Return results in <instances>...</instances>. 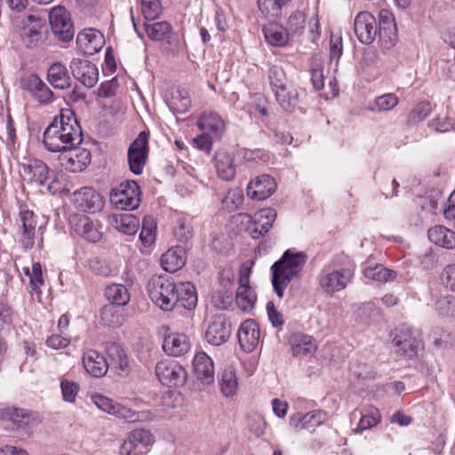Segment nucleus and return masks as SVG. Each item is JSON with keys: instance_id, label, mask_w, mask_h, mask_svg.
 <instances>
[{"instance_id": "1", "label": "nucleus", "mask_w": 455, "mask_h": 455, "mask_svg": "<svg viewBox=\"0 0 455 455\" xmlns=\"http://www.w3.org/2000/svg\"><path fill=\"white\" fill-rule=\"evenodd\" d=\"M83 141V133L75 113L70 109H61L54 116L43 134V144L52 153L73 149Z\"/></svg>"}, {"instance_id": "2", "label": "nucleus", "mask_w": 455, "mask_h": 455, "mask_svg": "<svg viewBox=\"0 0 455 455\" xmlns=\"http://www.w3.org/2000/svg\"><path fill=\"white\" fill-rule=\"evenodd\" d=\"M307 258L306 253L294 252L289 249L271 267L273 288L280 299L283 297L284 288L301 272Z\"/></svg>"}, {"instance_id": "3", "label": "nucleus", "mask_w": 455, "mask_h": 455, "mask_svg": "<svg viewBox=\"0 0 455 455\" xmlns=\"http://www.w3.org/2000/svg\"><path fill=\"white\" fill-rule=\"evenodd\" d=\"M19 168L23 181L44 187L52 195L60 190L57 178L43 161L36 158L29 159L27 163L20 164Z\"/></svg>"}, {"instance_id": "4", "label": "nucleus", "mask_w": 455, "mask_h": 455, "mask_svg": "<svg viewBox=\"0 0 455 455\" xmlns=\"http://www.w3.org/2000/svg\"><path fill=\"white\" fill-rule=\"evenodd\" d=\"M177 284L167 275H154L147 284L152 302L164 311H171L177 305Z\"/></svg>"}, {"instance_id": "5", "label": "nucleus", "mask_w": 455, "mask_h": 455, "mask_svg": "<svg viewBox=\"0 0 455 455\" xmlns=\"http://www.w3.org/2000/svg\"><path fill=\"white\" fill-rule=\"evenodd\" d=\"M140 195V189L136 181L124 180L111 189L109 199L116 209L132 211L139 207Z\"/></svg>"}, {"instance_id": "6", "label": "nucleus", "mask_w": 455, "mask_h": 455, "mask_svg": "<svg viewBox=\"0 0 455 455\" xmlns=\"http://www.w3.org/2000/svg\"><path fill=\"white\" fill-rule=\"evenodd\" d=\"M354 277V271L348 267L340 269H323L318 275V284L327 294L344 290Z\"/></svg>"}, {"instance_id": "7", "label": "nucleus", "mask_w": 455, "mask_h": 455, "mask_svg": "<svg viewBox=\"0 0 455 455\" xmlns=\"http://www.w3.org/2000/svg\"><path fill=\"white\" fill-rule=\"evenodd\" d=\"M48 30L44 22L33 15H28L21 28L20 37L28 49L42 45L47 39Z\"/></svg>"}, {"instance_id": "8", "label": "nucleus", "mask_w": 455, "mask_h": 455, "mask_svg": "<svg viewBox=\"0 0 455 455\" xmlns=\"http://www.w3.org/2000/svg\"><path fill=\"white\" fill-rule=\"evenodd\" d=\"M49 22L54 36L63 42L73 39L75 29L68 11L62 5L53 7L49 12Z\"/></svg>"}, {"instance_id": "9", "label": "nucleus", "mask_w": 455, "mask_h": 455, "mask_svg": "<svg viewBox=\"0 0 455 455\" xmlns=\"http://www.w3.org/2000/svg\"><path fill=\"white\" fill-rule=\"evenodd\" d=\"M393 344L396 347V353L407 357L417 355L420 345L419 333L406 324H401L395 329Z\"/></svg>"}, {"instance_id": "10", "label": "nucleus", "mask_w": 455, "mask_h": 455, "mask_svg": "<svg viewBox=\"0 0 455 455\" xmlns=\"http://www.w3.org/2000/svg\"><path fill=\"white\" fill-rule=\"evenodd\" d=\"M148 156V136L147 132H141L128 148L127 157L130 171L136 175L141 174Z\"/></svg>"}, {"instance_id": "11", "label": "nucleus", "mask_w": 455, "mask_h": 455, "mask_svg": "<svg viewBox=\"0 0 455 455\" xmlns=\"http://www.w3.org/2000/svg\"><path fill=\"white\" fill-rule=\"evenodd\" d=\"M156 374L162 384L170 387H182L187 382V371L183 366L171 360L159 362Z\"/></svg>"}, {"instance_id": "12", "label": "nucleus", "mask_w": 455, "mask_h": 455, "mask_svg": "<svg viewBox=\"0 0 455 455\" xmlns=\"http://www.w3.org/2000/svg\"><path fill=\"white\" fill-rule=\"evenodd\" d=\"M92 401L94 405L100 411L123 419L129 422H136L140 419V413L129 409L112 399L97 394L92 396Z\"/></svg>"}, {"instance_id": "13", "label": "nucleus", "mask_w": 455, "mask_h": 455, "mask_svg": "<svg viewBox=\"0 0 455 455\" xmlns=\"http://www.w3.org/2000/svg\"><path fill=\"white\" fill-rule=\"evenodd\" d=\"M354 31L362 44H371L377 37L376 18L368 12H359L355 18Z\"/></svg>"}, {"instance_id": "14", "label": "nucleus", "mask_w": 455, "mask_h": 455, "mask_svg": "<svg viewBox=\"0 0 455 455\" xmlns=\"http://www.w3.org/2000/svg\"><path fill=\"white\" fill-rule=\"evenodd\" d=\"M231 335L230 321L223 315H216L205 331V339L213 346H220L227 342Z\"/></svg>"}, {"instance_id": "15", "label": "nucleus", "mask_w": 455, "mask_h": 455, "mask_svg": "<svg viewBox=\"0 0 455 455\" xmlns=\"http://www.w3.org/2000/svg\"><path fill=\"white\" fill-rule=\"evenodd\" d=\"M73 76L87 88H92L99 80L97 67L84 59H74L69 64Z\"/></svg>"}, {"instance_id": "16", "label": "nucleus", "mask_w": 455, "mask_h": 455, "mask_svg": "<svg viewBox=\"0 0 455 455\" xmlns=\"http://www.w3.org/2000/svg\"><path fill=\"white\" fill-rule=\"evenodd\" d=\"M76 207L84 212L94 213L103 207L101 196L91 188H83L73 195Z\"/></svg>"}, {"instance_id": "17", "label": "nucleus", "mask_w": 455, "mask_h": 455, "mask_svg": "<svg viewBox=\"0 0 455 455\" xmlns=\"http://www.w3.org/2000/svg\"><path fill=\"white\" fill-rule=\"evenodd\" d=\"M164 332L163 350L171 356H180L190 350L191 344L188 338L183 333L170 332L169 327L164 326L162 328Z\"/></svg>"}, {"instance_id": "18", "label": "nucleus", "mask_w": 455, "mask_h": 455, "mask_svg": "<svg viewBox=\"0 0 455 455\" xmlns=\"http://www.w3.org/2000/svg\"><path fill=\"white\" fill-rule=\"evenodd\" d=\"M259 328L252 319H247L240 325L237 339L241 348L246 352H252L259 343Z\"/></svg>"}, {"instance_id": "19", "label": "nucleus", "mask_w": 455, "mask_h": 455, "mask_svg": "<svg viewBox=\"0 0 455 455\" xmlns=\"http://www.w3.org/2000/svg\"><path fill=\"white\" fill-rule=\"evenodd\" d=\"M276 189V184L270 175L261 174L251 180L247 186V195L254 200H265Z\"/></svg>"}, {"instance_id": "20", "label": "nucleus", "mask_w": 455, "mask_h": 455, "mask_svg": "<svg viewBox=\"0 0 455 455\" xmlns=\"http://www.w3.org/2000/svg\"><path fill=\"white\" fill-rule=\"evenodd\" d=\"M76 44L85 55H93L101 50L104 44V36L97 29H84L77 35Z\"/></svg>"}, {"instance_id": "21", "label": "nucleus", "mask_w": 455, "mask_h": 455, "mask_svg": "<svg viewBox=\"0 0 455 455\" xmlns=\"http://www.w3.org/2000/svg\"><path fill=\"white\" fill-rule=\"evenodd\" d=\"M327 420L325 411L317 410L308 413L296 412L290 418V425L296 430L314 431L315 427Z\"/></svg>"}, {"instance_id": "22", "label": "nucleus", "mask_w": 455, "mask_h": 455, "mask_svg": "<svg viewBox=\"0 0 455 455\" xmlns=\"http://www.w3.org/2000/svg\"><path fill=\"white\" fill-rule=\"evenodd\" d=\"M66 152H68V155L62 157L61 165L69 172H81L91 163V152L86 148L76 146Z\"/></svg>"}, {"instance_id": "23", "label": "nucleus", "mask_w": 455, "mask_h": 455, "mask_svg": "<svg viewBox=\"0 0 455 455\" xmlns=\"http://www.w3.org/2000/svg\"><path fill=\"white\" fill-rule=\"evenodd\" d=\"M83 363L85 371L95 378L105 376L108 370V358L93 349L84 353Z\"/></svg>"}, {"instance_id": "24", "label": "nucleus", "mask_w": 455, "mask_h": 455, "mask_svg": "<svg viewBox=\"0 0 455 455\" xmlns=\"http://www.w3.org/2000/svg\"><path fill=\"white\" fill-rule=\"evenodd\" d=\"M24 87L39 103L47 104L52 100L53 92L52 90L35 74L28 76L24 79Z\"/></svg>"}, {"instance_id": "25", "label": "nucleus", "mask_w": 455, "mask_h": 455, "mask_svg": "<svg viewBox=\"0 0 455 455\" xmlns=\"http://www.w3.org/2000/svg\"><path fill=\"white\" fill-rule=\"evenodd\" d=\"M194 371L197 379L204 385L214 380V365L212 358L204 352L197 353L194 357Z\"/></svg>"}, {"instance_id": "26", "label": "nucleus", "mask_w": 455, "mask_h": 455, "mask_svg": "<svg viewBox=\"0 0 455 455\" xmlns=\"http://www.w3.org/2000/svg\"><path fill=\"white\" fill-rule=\"evenodd\" d=\"M108 369L111 368L118 375H126L129 371V360L124 348L117 343L107 345Z\"/></svg>"}, {"instance_id": "27", "label": "nucleus", "mask_w": 455, "mask_h": 455, "mask_svg": "<svg viewBox=\"0 0 455 455\" xmlns=\"http://www.w3.org/2000/svg\"><path fill=\"white\" fill-rule=\"evenodd\" d=\"M153 442V435L148 430L142 428L134 429L129 434L127 439H125L121 445L120 454L132 455V452L140 444L148 446L152 444Z\"/></svg>"}, {"instance_id": "28", "label": "nucleus", "mask_w": 455, "mask_h": 455, "mask_svg": "<svg viewBox=\"0 0 455 455\" xmlns=\"http://www.w3.org/2000/svg\"><path fill=\"white\" fill-rule=\"evenodd\" d=\"M70 225L74 231L80 236L92 243H96L101 238V233L86 216H76L70 220Z\"/></svg>"}, {"instance_id": "29", "label": "nucleus", "mask_w": 455, "mask_h": 455, "mask_svg": "<svg viewBox=\"0 0 455 455\" xmlns=\"http://www.w3.org/2000/svg\"><path fill=\"white\" fill-rule=\"evenodd\" d=\"M0 419L9 421L17 428H24L34 419L32 413L17 407H6L0 410Z\"/></svg>"}, {"instance_id": "30", "label": "nucleus", "mask_w": 455, "mask_h": 455, "mask_svg": "<svg viewBox=\"0 0 455 455\" xmlns=\"http://www.w3.org/2000/svg\"><path fill=\"white\" fill-rule=\"evenodd\" d=\"M162 267L170 273L180 269L186 263L185 251L180 246L169 249L160 259Z\"/></svg>"}, {"instance_id": "31", "label": "nucleus", "mask_w": 455, "mask_h": 455, "mask_svg": "<svg viewBox=\"0 0 455 455\" xmlns=\"http://www.w3.org/2000/svg\"><path fill=\"white\" fill-rule=\"evenodd\" d=\"M47 79L56 89L65 90L71 86V77L67 68L60 62H55L50 66Z\"/></svg>"}, {"instance_id": "32", "label": "nucleus", "mask_w": 455, "mask_h": 455, "mask_svg": "<svg viewBox=\"0 0 455 455\" xmlns=\"http://www.w3.org/2000/svg\"><path fill=\"white\" fill-rule=\"evenodd\" d=\"M175 297H177V306L191 310L197 304V294L195 286L189 283H179L176 287Z\"/></svg>"}, {"instance_id": "33", "label": "nucleus", "mask_w": 455, "mask_h": 455, "mask_svg": "<svg viewBox=\"0 0 455 455\" xmlns=\"http://www.w3.org/2000/svg\"><path fill=\"white\" fill-rule=\"evenodd\" d=\"M22 226V238L20 243L24 249H30L34 245L36 221L35 214L31 211H23L20 214Z\"/></svg>"}, {"instance_id": "34", "label": "nucleus", "mask_w": 455, "mask_h": 455, "mask_svg": "<svg viewBox=\"0 0 455 455\" xmlns=\"http://www.w3.org/2000/svg\"><path fill=\"white\" fill-rule=\"evenodd\" d=\"M214 160L219 177L227 181L232 180L235 176V166L230 155L224 150H219Z\"/></svg>"}, {"instance_id": "35", "label": "nucleus", "mask_w": 455, "mask_h": 455, "mask_svg": "<svg viewBox=\"0 0 455 455\" xmlns=\"http://www.w3.org/2000/svg\"><path fill=\"white\" fill-rule=\"evenodd\" d=\"M427 235L429 240L436 245L446 249L455 248V232L443 226L429 228Z\"/></svg>"}, {"instance_id": "36", "label": "nucleus", "mask_w": 455, "mask_h": 455, "mask_svg": "<svg viewBox=\"0 0 455 455\" xmlns=\"http://www.w3.org/2000/svg\"><path fill=\"white\" fill-rule=\"evenodd\" d=\"M256 225L260 226V230L252 229L251 237L258 239L267 234L276 219V212L272 208H265L254 214Z\"/></svg>"}, {"instance_id": "37", "label": "nucleus", "mask_w": 455, "mask_h": 455, "mask_svg": "<svg viewBox=\"0 0 455 455\" xmlns=\"http://www.w3.org/2000/svg\"><path fill=\"white\" fill-rule=\"evenodd\" d=\"M275 100L285 111H293L299 102L300 93L291 84L275 92Z\"/></svg>"}, {"instance_id": "38", "label": "nucleus", "mask_w": 455, "mask_h": 455, "mask_svg": "<svg viewBox=\"0 0 455 455\" xmlns=\"http://www.w3.org/2000/svg\"><path fill=\"white\" fill-rule=\"evenodd\" d=\"M315 339L303 333L294 334L292 339V353L295 356H307L316 350Z\"/></svg>"}, {"instance_id": "39", "label": "nucleus", "mask_w": 455, "mask_h": 455, "mask_svg": "<svg viewBox=\"0 0 455 455\" xmlns=\"http://www.w3.org/2000/svg\"><path fill=\"white\" fill-rule=\"evenodd\" d=\"M263 33L266 41L273 46L283 47L286 45L290 38L285 28L277 23H269L265 26Z\"/></svg>"}, {"instance_id": "40", "label": "nucleus", "mask_w": 455, "mask_h": 455, "mask_svg": "<svg viewBox=\"0 0 455 455\" xmlns=\"http://www.w3.org/2000/svg\"><path fill=\"white\" fill-rule=\"evenodd\" d=\"M199 126L220 139L225 131V123L217 113L204 114L199 118Z\"/></svg>"}, {"instance_id": "41", "label": "nucleus", "mask_w": 455, "mask_h": 455, "mask_svg": "<svg viewBox=\"0 0 455 455\" xmlns=\"http://www.w3.org/2000/svg\"><path fill=\"white\" fill-rule=\"evenodd\" d=\"M105 296L111 305L124 307L130 301V293L126 286L120 283H112L106 287Z\"/></svg>"}, {"instance_id": "42", "label": "nucleus", "mask_w": 455, "mask_h": 455, "mask_svg": "<svg viewBox=\"0 0 455 455\" xmlns=\"http://www.w3.org/2000/svg\"><path fill=\"white\" fill-rule=\"evenodd\" d=\"M100 320L104 325L108 327H119L124 322V315L121 307L108 304L100 310Z\"/></svg>"}, {"instance_id": "43", "label": "nucleus", "mask_w": 455, "mask_h": 455, "mask_svg": "<svg viewBox=\"0 0 455 455\" xmlns=\"http://www.w3.org/2000/svg\"><path fill=\"white\" fill-rule=\"evenodd\" d=\"M116 228L126 235H134L140 228V220L133 214L122 213L113 217Z\"/></svg>"}, {"instance_id": "44", "label": "nucleus", "mask_w": 455, "mask_h": 455, "mask_svg": "<svg viewBox=\"0 0 455 455\" xmlns=\"http://www.w3.org/2000/svg\"><path fill=\"white\" fill-rule=\"evenodd\" d=\"M166 102L169 108L177 113H185L190 107V100L188 94L180 88L173 89Z\"/></svg>"}, {"instance_id": "45", "label": "nucleus", "mask_w": 455, "mask_h": 455, "mask_svg": "<svg viewBox=\"0 0 455 455\" xmlns=\"http://www.w3.org/2000/svg\"><path fill=\"white\" fill-rule=\"evenodd\" d=\"M365 277L379 282H390L396 278L395 270L386 268L383 265L376 264L374 267H367L363 270Z\"/></svg>"}, {"instance_id": "46", "label": "nucleus", "mask_w": 455, "mask_h": 455, "mask_svg": "<svg viewBox=\"0 0 455 455\" xmlns=\"http://www.w3.org/2000/svg\"><path fill=\"white\" fill-rule=\"evenodd\" d=\"M221 392L225 396H232L236 393L238 382L235 371L233 368H226L220 381Z\"/></svg>"}, {"instance_id": "47", "label": "nucleus", "mask_w": 455, "mask_h": 455, "mask_svg": "<svg viewBox=\"0 0 455 455\" xmlns=\"http://www.w3.org/2000/svg\"><path fill=\"white\" fill-rule=\"evenodd\" d=\"M145 30L150 39L161 41L168 37L172 28L167 21H159L153 24H146Z\"/></svg>"}, {"instance_id": "48", "label": "nucleus", "mask_w": 455, "mask_h": 455, "mask_svg": "<svg viewBox=\"0 0 455 455\" xmlns=\"http://www.w3.org/2000/svg\"><path fill=\"white\" fill-rule=\"evenodd\" d=\"M156 224L152 217H145L140 233V240L143 246H150L156 239Z\"/></svg>"}, {"instance_id": "49", "label": "nucleus", "mask_w": 455, "mask_h": 455, "mask_svg": "<svg viewBox=\"0 0 455 455\" xmlns=\"http://www.w3.org/2000/svg\"><path fill=\"white\" fill-rule=\"evenodd\" d=\"M257 296L252 289L238 288L235 295V302L238 307L244 311H250L254 307Z\"/></svg>"}, {"instance_id": "50", "label": "nucleus", "mask_w": 455, "mask_h": 455, "mask_svg": "<svg viewBox=\"0 0 455 455\" xmlns=\"http://www.w3.org/2000/svg\"><path fill=\"white\" fill-rule=\"evenodd\" d=\"M268 79L274 93L290 84L283 68L276 65L269 68Z\"/></svg>"}, {"instance_id": "51", "label": "nucleus", "mask_w": 455, "mask_h": 455, "mask_svg": "<svg viewBox=\"0 0 455 455\" xmlns=\"http://www.w3.org/2000/svg\"><path fill=\"white\" fill-rule=\"evenodd\" d=\"M359 414L361 419L355 428L356 433H362L364 430L371 429L380 421V414L376 408H371L365 414H362L361 412Z\"/></svg>"}, {"instance_id": "52", "label": "nucleus", "mask_w": 455, "mask_h": 455, "mask_svg": "<svg viewBox=\"0 0 455 455\" xmlns=\"http://www.w3.org/2000/svg\"><path fill=\"white\" fill-rule=\"evenodd\" d=\"M435 310L437 313L447 318L455 317V297L447 294L438 299L435 304Z\"/></svg>"}, {"instance_id": "53", "label": "nucleus", "mask_w": 455, "mask_h": 455, "mask_svg": "<svg viewBox=\"0 0 455 455\" xmlns=\"http://www.w3.org/2000/svg\"><path fill=\"white\" fill-rule=\"evenodd\" d=\"M398 100L393 93H387L377 97L372 103L370 104L369 109L371 111H388L397 105Z\"/></svg>"}, {"instance_id": "54", "label": "nucleus", "mask_w": 455, "mask_h": 455, "mask_svg": "<svg viewBox=\"0 0 455 455\" xmlns=\"http://www.w3.org/2000/svg\"><path fill=\"white\" fill-rule=\"evenodd\" d=\"M305 15L301 12H293L287 21L285 28L289 36H299L305 28Z\"/></svg>"}, {"instance_id": "55", "label": "nucleus", "mask_w": 455, "mask_h": 455, "mask_svg": "<svg viewBox=\"0 0 455 455\" xmlns=\"http://www.w3.org/2000/svg\"><path fill=\"white\" fill-rule=\"evenodd\" d=\"M234 283V275L229 272H222L220 274V285L222 287L221 292H223V299L221 305L219 307L225 308L231 302L233 298V292L230 291Z\"/></svg>"}, {"instance_id": "56", "label": "nucleus", "mask_w": 455, "mask_h": 455, "mask_svg": "<svg viewBox=\"0 0 455 455\" xmlns=\"http://www.w3.org/2000/svg\"><path fill=\"white\" fill-rule=\"evenodd\" d=\"M243 202V195L242 190L238 188L228 190L226 196L221 201L223 207L228 212H234L238 209Z\"/></svg>"}, {"instance_id": "57", "label": "nucleus", "mask_w": 455, "mask_h": 455, "mask_svg": "<svg viewBox=\"0 0 455 455\" xmlns=\"http://www.w3.org/2000/svg\"><path fill=\"white\" fill-rule=\"evenodd\" d=\"M247 427L251 433L259 437L265 433L267 422L259 412H251L248 415Z\"/></svg>"}, {"instance_id": "58", "label": "nucleus", "mask_w": 455, "mask_h": 455, "mask_svg": "<svg viewBox=\"0 0 455 455\" xmlns=\"http://www.w3.org/2000/svg\"><path fill=\"white\" fill-rule=\"evenodd\" d=\"M432 110L428 101L419 102L409 114L408 122L416 124L426 119Z\"/></svg>"}, {"instance_id": "59", "label": "nucleus", "mask_w": 455, "mask_h": 455, "mask_svg": "<svg viewBox=\"0 0 455 455\" xmlns=\"http://www.w3.org/2000/svg\"><path fill=\"white\" fill-rule=\"evenodd\" d=\"M44 283V280L42 277V267L41 264L38 262H35L32 264L31 273L29 274V285L31 288L30 292L36 293L37 295L38 299H40V286Z\"/></svg>"}, {"instance_id": "60", "label": "nucleus", "mask_w": 455, "mask_h": 455, "mask_svg": "<svg viewBox=\"0 0 455 455\" xmlns=\"http://www.w3.org/2000/svg\"><path fill=\"white\" fill-rule=\"evenodd\" d=\"M162 6L159 0H141V12L147 20H153L159 17Z\"/></svg>"}, {"instance_id": "61", "label": "nucleus", "mask_w": 455, "mask_h": 455, "mask_svg": "<svg viewBox=\"0 0 455 455\" xmlns=\"http://www.w3.org/2000/svg\"><path fill=\"white\" fill-rule=\"evenodd\" d=\"M60 389L63 400L67 403H73L76 402L80 386L75 381L65 379L60 382Z\"/></svg>"}, {"instance_id": "62", "label": "nucleus", "mask_w": 455, "mask_h": 455, "mask_svg": "<svg viewBox=\"0 0 455 455\" xmlns=\"http://www.w3.org/2000/svg\"><path fill=\"white\" fill-rule=\"evenodd\" d=\"M173 234L180 242L188 241L193 235L190 222L185 218L178 219L173 228Z\"/></svg>"}, {"instance_id": "63", "label": "nucleus", "mask_w": 455, "mask_h": 455, "mask_svg": "<svg viewBox=\"0 0 455 455\" xmlns=\"http://www.w3.org/2000/svg\"><path fill=\"white\" fill-rule=\"evenodd\" d=\"M379 43L385 49H391L396 43V29H378Z\"/></svg>"}, {"instance_id": "64", "label": "nucleus", "mask_w": 455, "mask_h": 455, "mask_svg": "<svg viewBox=\"0 0 455 455\" xmlns=\"http://www.w3.org/2000/svg\"><path fill=\"white\" fill-rule=\"evenodd\" d=\"M441 280L446 289L455 292V264H449L443 269Z\"/></svg>"}]
</instances>
